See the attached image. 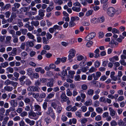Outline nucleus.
I'll return each instance as SVG.
<instances>
[{"mask_svg": "<svg viewBox=\"0 0 126 126\" xmlns=\"http://www.w3.org/2000/svg\"><path fill=\"white\" fill-rule=\"evenodd\" d=\"M82 24L83 26H88L90 25V23L89 22L84 21L82 23Z\"/></svg>", "mask_w": 126, "mask_h": 126, "instance_id": "obj_62", "label": "nucleus"}, {"mask_svg": "<svg viewBox=\"0 0 126 126\" xmlns=\"http://www.w3.org/2000/svg\"><path fill=\"white\" fill-rule=\"evenodd\" d=\"M20 31L21 32L22 34L24 35H25L26 33L28 32V30L26 29H20Z\"/></svg>", "mask_w": 126, "mask_h": 126, "instance_id": "obj_53", "label": "nucleus"}, {"mask_svg": "<svg viewBox=\"0 0 126 126\" xmlns=\"http://www.w3.org/2000/svg\"><path fill=\"white\" fill-rule=\"evenodd\" d=\"M98 22L100 23H103L105 20V18L103 16L99 17L97 18Z\"/></svg>", "mask_w": 126, "mask_h": 126, "instance_id": "obj_26", "label": "nucleus"}, {"mask_svg": "<svg viewBox=\"0 0 126 126\" xmlns=\"http://www.w3.org/2000/svg\"><path fill=\"white\" fill-rule=\"evenodd\" d=\"M46 36H47V40L51 39L52 37V35L49 32L47 33Z\"/></svg>", "mask_w": 126, "mask_h": 126, "instance_id": "obj_52", "label": "nucleus"}, {"mask_svg": "<svg viewBox=\"0 0 126 126\" xmlns=\"http://www.w3.org/2000/svg\"><path fill=\"white\" fill-rule=\"evenodd\" d=\"M94 74L93 73L90 75H89L88 77V80H91L93 79V77L94 78Z\"/></svg>", "mask_w": 126, "mask_h": 126, "instance_id": "obj_56", "label": "nucleus"}, {"mask_svg": "<svg viewBox=\"0 0 126 126\" xmlns=\"http://www.w3.org/2000/svg\"><path fill=\"white\" fill-rule=\"evenodd\" d=\"M96 74H94V79L95 80H97L98 79L101 75V73L100 72H96Z\"/></svg>", "mask_w": 126, "mask_h": 126, "instance_id": "obj_11", "label": "nucleus"}, {"mask_svg": "<svg viewBox=\"0 0 126 126\" xmlns=\"http://www.w3.org/2000/svg\"><path fill=\"white\" fill-rule=\"evenodd\" d=\"M100 64L99 62L98 61H97L95 62L94 65L95 67L98 68Z\"/></svg>", "mask_w": 126, "mask_h": 126, "instance_id": "obj_51", "label": "nucleus"}, {"mask_svg": "<svg viewBox=\"0 0 126 126\" xmlns=\"http://www.w3.org/2000/svg\"><path fill=\"white\" fill-rule=\"evenodd\" d=\"M118 124L119 126H125L126 125V123L125 122H123L121 120H120L119 121Z\"/></svg>", "mask_w": 126, "mask_h": 126, "instance_id": "obj_29", "label": "nucleus"}, {"mask_svg": "<svg viewBox=\"0 0 126 126\" xmlns=\"http://www.w3.org/2000/svg\"><path fill=\"white\" fill-rule=\"evenodd\" d=\"M94 94V90L92 89L88 90L86 93L87 95L90 96H92Z\"/></svg>", "mask_w": 126, "mask_h": 126, "instance_id": "obj_21", "label": "nucleus"}, {"mask_svg": "<svg viewBox=\"0 0 126 126\" xmlns=\"http://www.w3.org/2000/svg\"><path fill=\"white\" fill-rule=\"evenodd\" d=\"M72 9L74 11L77 12H79L81 10V8L80 7H76L75 6L73 7L72 8Z\"/></svg>", "mask_w": 126, "mask_h": 126, "instance_id": "obj_27", "label": "nucleus"}, {"mask_svg": "<svg viewBox=\"0 0 126 126\" xmlns=\"http://www.w3.org/2000/svg\"><path fill=\"white\" fill-rule=\"evenodd\" d=\"M55 94V93L54 92L50 93L48 95L47 98L49 99H51L54 97Z\"/></svg>", "mask_w": 126, "mask_h": 126, "instance_id": "obj_31", "label": "nucleus"}, {"mask_svg": "<svg viewBox=\"0 0 126 126\" xmlns=\"http://www.w3.org/2000/svg\"><path fill=\"white\" fill-rule=\"evenodd\" d=\"M11 81L9 79H7L5 81L4 84L5 85L8 86L11 84Z\"/></svg>", "mask_w": 126, "mask_h": 126, "instance_id": "obj_39", "label": "nucleus"}, {"mask_svg": "<svg viewBox=\"0 0 126 126\" xmlns=\"http://www.w3.org/2000/svg\"><path fill=\"white\" fill-rule=\"evenodd\" d=\"M91 22L95 24L98 22L97 18H92L91 20Z\"/></svg>", "mask_w": 126, "mask_h": 126, "instance_id": "obj_49", "label": "nucleus"}, {"mask_svg": "<svg viewBox=\"0 0 126 126\" xmlns=\"http://www.w3.org/2000/svg\"><path fill=\"white\" fill-rule=\"evenodd\" d=\"M110 47L112 48L116 47L118 46V43L115 41L114 40H112L110 43Z\"/></svg>", "mask_w": 126, "mask_h": 126, "instance_id": "obj_7", "label": "nucleus"}, {"mask_svg": "<svg viewBox=\"0 0 126 126\" xmlns=\"http://www.w3.org/2000/svg\"><path fill=\"white\" fill-rule=\"evenodd\" d=\"M1 66L3 68H5L8 66L9 65L8 63V62H6L2 63L1 64Z\"/></svg>", "mask_w": 126, "mask_h": 126, "instance_id": "obj_30", "label": "nucleus"}, {"mask_svg": "<svg viewBox=\"0 0 126 126\" xmlns=\"http://www.w3.org/2000/svg\"><path fill=\"white\" fill-rule=\"evenodd\" d=\"M47 86L49 87H52L53 86V80H50L49 82H48L46 84Z\"/></svg>", "mask_w": 126, "mask_h": 126, "instance_id": "obj_24", "label": "nucleus"}, {"mask_svg": "<svg viewBox=\"0 0 126 126\" xmlns=\"http://www.w3.org/2000/svg\"><path fill=\"white\" fill-rule=\"evenodd\" d=\"M66 94L67 95L69 96H71L72 95V92H71L69 89H67L66 91Z\"/></svg>", "mask_w": 126, "mask_h": 126, "instance_id": "obj_38", "label": "nucleus"}, {"mask_svg": "<svg viewBox=\"0 0 126 126\" xmlns=\"http://www.w3.org/2000/svg\"><path fill=\"white\" fill-rule=\"evenodd\" d=\"M51 106L54 109H56L57 107V105L56 102H52L51 103Z\"/></svg>", "mask_w": 126, "mask_h": 126, "instance_id": "obj_41", "label": "nucleus"}, {"mask_svg": "<svg viewBox=\"0 0 126 126\" xmlns=\"http://www.w3.org/2000/svg\"><path fill=\"white\" fill-rule=\"evenodd\" d=\"M4 89L6 91L10 92L13 90V88L12 87L7 86L4 87Z\"/></svg>", "mask_w": 126, "mask_h": 126, "instance_id": "obj_19", "label": "nucleus"}, {"mask_svg": "<svg viewBox=\"0 0 126 126\" xmlns=\"http://www.w3.org/2000/svg\"><path fill=\"white\" fill-rule=\"evenodd\" d=\"M45 121L46 122L47 125L51 123L52 120L49 117H47L46 118L44 119Z\"/></svg>", "mask_w": 126, "mask_h": 126, "instance_id": "obj_18", "label": "nucleus"}, {"mask_svg": "<svg viewBox=\"0 0 126 126\" xmlns=\"http://www.w3.org/2000/svg\"><path fill=\"white\" fill-rule=\"evenodd\" d=\"M27 35L29 38L32 39L35 41H36V40L34 39L35 38L34 36L32 33L28 32L27 34Z\"/></svg>", "mask_w": 126, "mask_h": 126, "instance_id": "obj_16", "label": "nucleus"}, {"mask_svg": "<svg viewBox=\"0 0 126 126\" xmlns=\"http://www.w3.org/2000/svg\"><path fill=\"white\" fill-rule=\"evenodd\" d=\"M71 20L72 21H75L79 20V18L77 16H72L71 18Z\"/></svg>", "mask_w": 126, "mask_h": 126, "instance_id": "obj_36", "label": "nucleus"}, {"mask_svg": "<svg viewBox=\"0 0 126 126\" xmlns=\"http://www.w3.org/2000/svg\"><path fill=\"white\" fill-rule=\"evenodd\" d=\"M96 111L98 113H102L103 111L102 108L99 107H97L96 109Z\"/></svg>", "mask_w": 126, "mask_h": 126, "instance_id": "obj_37", "label": "nucleus"}, {"mask_svg": "<svg viewBox=\"0 0 126 126\" xmlns=\"http://www.w3.org/2000/svg\"><path fill=\"white\" fill-rule=\"evenodd\" d=\"M45 12V11L42 9H40L38 11V15L39 16H40L43 18L44 16V13Z\"/></svg>", "mask_w": 126, "mask_h": 126, "instance_id": "obj_12", "label": "nucleus"}, {"mask_svg": "<svg viewBox=\"0 0 126 126\" xmlns=\"http://www.w3.org/2000/svg\"><path fill=\"white\" fill-rule=\"evenodd\" d=\"M26 45L27 47H32L34 46V44L32 41L27 42L26 43Z\"/></svg>", "mask_w": 126, "mask_h": 126, "instance_id": "obj_28", "label": "nucleus"}, {"mask_svg": "<svg viewBox=\"0 0 126 126\" xmlns=\"http://www.w3.org/2000/svg\"><path fill=\"white\" fill-rule=\"evenodd\" d=\"M97 70L96 69L95 67H92L89 70V72L92 73L94 72H95Z\"/></svg>", "mask_w": 126, "mask_h": 126, "instance_id": "obj_46", "label": "nucleus"}, {"mask_svg": "<svg viewBox=\"0 0 126 126\" xmlns=\"http://www.w3.org/2000/svg\"><path fill=\"white\" fill-rule=\"evenodd\" d=\"M10 103L12 107H16L17 105V100L16 99L12 100L10 101Z\"/></svg>", "mask_w": 126, "mask_h": 126, "instance_id": "obj_8", "label": "nucleus"}, {"mask_svg": "<svg viewBox=\"0 0 126 126\" xmlns=\"http://www.w3.org/2000/svg\"><path fill=\"white\" fill-rule=\"evenodd\" d=\"M32 76L33 78L36 79H38L39 77L38 74L36 73H33Z\"/></svg>", "mask_w": 126, "mask_h": 126, "instance_id": "obj_61", "label": "nucleus"}, {"mask_svg": "<svg viewBox=\"0 0 126 126\" xmlns=\"http://www.w3.org/2000/svg\"><path fill=\"white\" fill-rule=\"evenodd\" d=\"M48 115L50 116V117L53 119V120H54L56 118V116L54 112L51 113Z\"/></svg>", "mask_w": 126, "mask_h": 126, "instance_id": "obj_44", "label": "nucleus"}, {"mask_svg": "<svg viewBox=\"0 0 126 126\" xmlns=\"http://www.w3.org/2000/svg\"><path fill=\"white\" fill-rule=\"evenodd\" d=\"M36 113L31 111L29 113V116L30 118L31 117H35L36 116Z\"/></svg>", "mask_w": 126, "mask_h": 126, "instance_id": "obj_32", "label": "nucleus"}, {"mask_svg": "<svg viewBox=\"0 0 126 126\" xmlns=\"http://www.w3.org/2000/svg\"><path fill=\"white\" fill-rule=\"evenodd\" d=\"M115 9L113 7L109 8L107 10V13L110 17H113L115 14Z\"/></svg>", "mask_w": 126, "mask_h": 126, "instance_id": "obj_2", "label": "nucleus"}, {"mask_svg": "<svg viewBox=\"0 0 126 126\" xmlns=\"http://www.w3.org/2000/svg\"><path fill=\"white\" fill-rule=\"evenodd\" d=\"M42 39L43 40V43L45 44H48L49 42V41L47 40V38L45 37H42Z\"/></svg>", "mask_w": 126, "mask_h": 126, "instance_id": "obj_40", "label": "nucleus"}, {"mask_svg": "<svg viewBox=\"0 0 126 126\" xmlns=\"http://www.w3.org/2000/svg\"><path fill=\"white\" fill-rule=\"evenodd\" d=\"M47 79L43 78L40 79V80L41 83H45L47 81Z\"/></svg>", "mask_w": 126, "mask_h": 126, "instance_id": "obj_58", "label": "nucleus"}, {"mask_svg": "<svg viewBox=\"0 0 126 126\" xmlns=\"http://www.w3.org/2000/svg\"><path fill=\"white\" fill-rule=\"evenodd\" d=\"M26 78V76L24 75L22 76L19 79V80L20 82L21 83H23V80Z\"/></svg>", "mask_w": 126, "mask_h": 126, "instance_id": "obj_55", "label": "nucleus"}, {"mask_svg": "<svg viewBox=\"0 0 126 126\" xmlns=\"http://www.w3.org/2000/svg\"><path fill=\"white\" fill-rule=\"evenodd\" d=\"M92 101L91 99H90L86 101L84 103V105L86 106H88L92 105Z\"/></svg>", "mask_w": 126, "mask_h": 126, "instance_id": "obj_22", "label": "nucleus"}, {"mask_svg": "<svg viewBox=\"0 0 126 126\" xmlns=\"http://www.w3.org/2000/svg\"><path fill=\"white\" fill-rule=\"evenodd\" d=\"M69 54L68 56V60H71L75 56L76 51L74 49H70L69 52Z\"/></svg>", "mask_w": 126, "mask_h": 126, "instance_id": "obj_4", "label": "nucleus"}, {"mask_svg": "<svg viewBox=\"0 0 126 126\" xmlns=\"http://www.w3.org/2000/svg\"><path fill=\"white\" fill-rule=\"evenodd\" d=\"M54 112L53 108L51 107H49L48 108V110L47 112V114H49Z\"/></svg>", "mask_w": 126, "mask_h": 126, "instance_id": "obj_34", "label": "nucleus"}, {"mask_svg": "<svg viewBox=\"0 0 126 126\" xmlns=\"http://www.w3.org/2000/svg\"><path fill=\"white\" fill-rule=\"evenodd\" d=\"M110 61L112 62H114L115 61H118L119 60V58L118 56H115L113 57L112 58L110 59Z\"/></svg>", "mask_w": 126, "mask_h": 126, "instance_id": "obj_23", "label": "nucleus"}, {"mask_svg": "<svg viewBox=\"0 0 126 126\" xmlns=\"http://www.w3.org/2000/svg\"><path fill=\"white\" fill-rule=\"evenodd\" d=\"M31 24L32 26H34L35 27H37L39 25V22L38 20H36L32 21Z\"/></svg>", "mask_w": 126, "mask_h": 126, "instance_id": "obj_15", "label": "nucleus"}, {"mask_svg": "<svg viewBox=\"0 0 126 126\" xmlns=\"http://www.w3.org/2000/svg\"><path fill=\"white\" fill-rule=\"evenodd\" d=\"M76 25V23L74 22V21L71 20V21L69 22V26L70 27H72Z\"/></svg>", "mask_w": 126, "mask_h": 126, "instance_id": "obj_50", "label": "nucleus"}, {"mask_svg": "<svg viewBox=\"0 0 126 126\" xmlns=\"http://www.w3.org/2000/svg\"><path fill=\"white\" fill-rule=\"evenodd\" d=\"M32 70V69L31 68H30L27 69V73L29 75H31L32 74L33 72Z\"/></svg>", "mask_w": 126, "mask_h": 126, "instance_id": "obj_35", "label": "nucleus"}, {"mask_svg": "<svg viewBox=\"0 0 126 126\" xmlns=\"http://www.w3.org/2000/svg\"><path fill=\"white\" fill-rule=\"evenodd\" d=\"M25 120L26 122L30 126H33L35 124V122L33 120H31L28 118H26Z\"/></svg>", "mask_w": 126, "mask_h": 126, "instance_id": "obj_9", "label": "nucleus"}, {"mask_svg": "<svg viewBox=\"0 0 126 126\" xmlns=\"http://www.w3.org/2000/svg\"><path fill=\"white\" fill-rule=\"evenodd\" d=\"M81 88L83 90H86L88 88V86L86 84H83L81 85Z\"/></svg>", "mask_w": 126, "mask_h": 126, "instance_id": "obj_64", "label": "nucleus"}, {"mask_svg": "<svg viewBox=\"0 0 126 126\" xmlns=\"http://www.w3.org/2000/svg\"><path fill=\"white\" fill-rule=\"evenodd\" d=\"M99 102L98 101L96 100L94 102V106L95 107H97L99 106Z\"/></svg>", "mask_w": 126, "mask_h": 126, "instance_id": "obj_63", "label": "nucleus"}, {"mask_svg": "<svg viewBox=\"0 0 126 126\" xmlns=\"http://www.w3.org/2000/svg\"><path fill=\"white\" fill-rule=\"evenodd\" d=\"M96 34L94 32H92L89 33L86 37L85 40L86 41L91 40L94 37Z\"/></svg>", "mask_w": 126, "mask_h": 126, "instance_id": "obj_5", "label": "nucleus"}, {"mask_svg": "<svg viewBox=\"0 0 126 126\" xmlns=\"http://www.w3.org/2000/svg\"><path fill=\"white\" fill-rule=\"evenodd\" d=\"M110 125L111 126H114L117 125V123L115 120L112 121L110 123Z\"/></svg>", "mask_w": 126, "mask_h": 126, "instance_id": "obj_60", "label": "nucleus"}, {"mask_svg": "<svg viewBox=\"0 0 126 126\" xmlns=\"http://www.w3.org/2000/svg\"><path fill=\"white\" fill-rule=\"evenodd\" d=\"M17 50V49L16 48H13L11 52L13 54V56H14L16 55Z\"/></svg>", "mask_w": 126, "mask_h": 126, "instance_id": "obj_48", "label": "nucleus"}, {"mask_svg": "<svg viewBox=\"0 0 126 126\" xmlns=\"http://www.w3.org/2000/svg\"><path fill=\"white\" fill-rule=\"evenodd\" d=\"M99 50L98 48L96 49L94 51V53L95 54L94 57L95 58H97L100 57V54H99Z\"/></svg>", "mask_w": 126, "mask_h": 126, "instance_id": "obj_20", "label": "nucleus"}, {"mask_svg": "<svg viewBox=\"0 0 126 126\" xmlns=\"http://www.w3.org/2000/svg\"><path fill=\"white\" fill-rule=\"evenodd\" d=\"M32 83L31 81L29 79H26L25 81H24L23 84L28 86H29Z\"/></svg>", "mask_w": 126, "mask_h": 126, "instance_id": "obj_14", "label": "nucleus"}, {"mask_svg": "<svg viewBox=\"0 0 126 126\" xmlns=\"http://www.w3.org/2000/svg\"><path fill=\"white\" fill-rule=\"evenodd\" d=\"M28 115V113L26 111H24L21 112L20 114V115L22 117H24Z\"/></svg>", "mask_w": 126, "mask_h": 126, "instance_id": "obj_59", "label": "nucleus"}, {"mask_svg": "<svg viewBox=\"0 0 126 126\" xmlns=\"http://www.w3.org/2000/svg\"><path fill=\"white\" fill-rule=\"evenodd\" d=\"M124 37L122 36H120V37L118 38H117V41L119 43H121L123 39H124Z\"/></svg>", "mask_w": 126, "mask_h": 126, "instance_id": "obj_54", "label": "nucleus"}, {"mask_svg": "<svg viewBox=\"0 0 126 126\" xmlns=\"http://www.w3.org/2000/svg\"><path fill=\"white\" fill-rule=\"evenodd\" d=\"M88 121L87 119L86 118H83L81 119V123L83 126H84L85 124Z\"/></svg>", "mask_w": 126, "mask_h": 126, "instance_id": "obj_33", "label": "nucleus"}, {"mask_svg": "<svg viewBox=\"0 0 126 126\" xmlns=\"http://www.w3.org/2000/svg\"><path fill=\"white\" fill-rule=\"evenodd\" d=\"M68 73L69 75L72 76L73 78V76H74V75L75 73V72L74 71L70 70L68 72Z\"/></svg>", "mask_w": 126, "mask_h": 126, "instance_id": "obj_57", "label": "nucleus"}, {"mask_svg": "<svg viewBox=\"0 0 126 126\" xmlns=\"http://www.w3.org/2000/svg\"><path fill=\"white\" fill-rule=\"evenodd\" d=\"M61 98V102L63 103L65 102H67V104L69 105L71 103L70 101L69 100L68 97L66 96L65 93H63L60 96Z\"/></svg>", "mask_w": 126, "mask_h": 126, "instance_id": "obj_1", "label": "nucleus"}, {"mask_svg": "<svg viewBox=\"0 0 126 126\" xmlns=\"http://www.w3.org/2000/svg\"><path fill=\"white\" fill-rule=\"evenodd\" d=\"M34 111H37L36 113L39 115H40L42 114V112L41 111V108L40 106L38 104H35L34 106Z\"/></svg>", "mask_w": 126, "mask_h": 126, "instance_id": "obj_3", "label": "nucleus"}, {"mask_svg": "<svg viewBox=\"0 0 126 126\" xmlns=\"http://www.w3.org/2000/svg\"><path fill=\"white\" fill-rule=\"evenodd\" d=\"M55 31L56 30L59 31L61 30L62 28V27L61 26H59L57 25H56L54 26L53 27Z\"/></svg>", "mask_w": 126, "mask_h": 126, "instance_id": "obj_25", "label": "nucleus"}, {"mask_svg": "<svg viewBox=\"0 0 126 126\" xmlns=\"http://www.w3.org/2000/svg\"><path fill=\"white\" fill-rule=\"evenodd\" d=\"M47 103L46 101L42 105L43 108L44 110H46L47 107Z\"/></svg>", "mask_w": 126, "mask_h": 126, "instance_id": "obj_45", "label": "nucleus"}, {"mask_svg": "<svg viewBox=\"0 0 126 126\" xmlns=\"http://www.w3.org/2000/svg\"><path fill=\"white\" fill-rule=\"evenodd\" d=\"M93 44V42L92 41H89L86 44V46L88 47H91Z\"/></svg>", "mask_w": 126, "mask_h": 126, "instance_id": "obj_43", "label": "nucleus"}, {"mask_svg": "<svg viewBox=\"0 0 126 126\" xmlns=\"http://www.w3.org/2000/svg\"><path fill=\"white\" fill-rule=\"evenodd\" d=\"M6 73L8 74L9 73H13L14 71V69L13 68L9 67L7 68L6 69Z\"/></svg>", "mask_w": 126, "mask_h": 126, "instance_id": "obj_13", "label": "nucleus"}, {"mask_svg": "<svg viewBox=\"0 0 126 126\" xmlns=\"http://www.w3.org/2000/svg\"><path fill=\"white\" fill-rule=\"evenodd\" d=\"M81 109L82 111L85 112L87 111V108L85 106H83L81 107Z\"/></svg>", "mask_w": 126, "mask_h": 126, "instance_id": "obj_47", "label": "nucleus"}, {"mask_svg": "<svg viewBox=\"0 0 126 126\" xmlns=\"http://www.w3.org/2000/svg\"><path fill=\"white\" fill-rule=\"evenodd\" d=\"M109 110L110 112V115L112 118H113V116L115 115L116 113V112L113 109H112L111 107H109Z\"/></svg>", "mask_w": 126, "mask_h": 126, "instance_id": "obj_10", "label": "nucleus"}, {"mask_svg": "<svg viewBox=\"0 0 126 126\" xmlns=\"http://www.w3.org/2000/svg\"><path fill=\"white\" fill-rule=\"evenodd\" d=\"M12 37L10 36H7L6 38V41L5 43L6 44H8L10 43V40L11 39Z\"/></svg>", "mask_w": 126, "mask_h": 126, "instance_id": "obj_17", "label": "nucleus"}, {"mask_svg": "<svg viewBox=\"0 0 126 126\" xmlns=\"http://www.w3.org/2000/svg\"><path fill=\"white\" fill-rule=\"evenodd\" d=\"M29 89V91L31 92H39L40 88L38 86H31L29 87L28 88V90Z\"/></svg>", "mask_w": 126, "mask_h": 126, "instance_id": "obj_6", "label": "nucleus"}, {"mask_svg": "<svg viewBox=\"0 0 126 126\" xmlns=\"http://www.w3.org/2000/svg\"><path fill=\"white\" fill-rule=\"evenodd\" d=\"M57 108V112L58 113H60L62 109V107L60 106H58Z\"/></svg>", "mask_w": 126, "mask_h": 126, "instance_id": "obj_42", "label": "nucleus"}]
</instances>
